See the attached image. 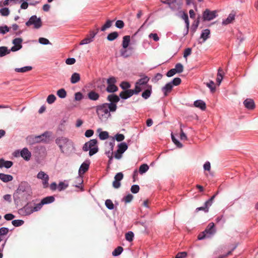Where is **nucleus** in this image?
<instances>
[{
	"instance_id": "nucleus-48",
	"label": "nucleus",
	"mask_w": 258,
	"mask_h": 258,
	"mask_svg": "<svg viewBox=\"0 0 258 258\" xmlns=\"http://www.w3.org/2000/svg\"><path fill=\"white\" fill-rule=\"evenodd\" d=\"M123 248L122 247L118 246L116 248H115L114 251L112 252V255L114 256H118L119 255L122 251Z\"/></svg>"
},
{
	"instance_id": "nucleus-5",
	"label": "nucleus",
	"mask_w": 258,
	"mask_h": 258,
	"mask_svg": "<svg viewBox=\"0 0 258 258\" xmlns=\"http://www.w3.org/2000/svg\"><path fill=\"white\" fill-rule=\"evenodd\" d=\"M97 141L96 139H92L86 142L83 147L84 151H89L90 156H92L98 151V148L97 145Z\"/></svg>"
},
{
	"instance_id": "nucleus-11",
	"label": "nucleus",
	"mask_w": 258,
	"mask_h": 258,
	"mask_svg": "<svg viewBox=\"0 0 258 258\" xmlns=\"http://www.w3.org/2000/svg\"><path fill=\"white\" fill-rule=\"evenodd\" d=\"M23 39L21 38H16L13 40L14 46L11 47V50L13 52L17 51L22 47V43Z\"/></svg>"
},
{
	"instance_id": "nucleus-26",
	"label": "nucleus",
	"mask_w": 258,
	"mask_h": 258,
	"mask_svg": "<svg viewBox=\"0 0 258 258\" xmlns=\"http://www.w3.org/2000/svg\"><path fill=\"white\" fill-rule=\"evenodd\" d=\"M152 93V86L148 87L147 88L144 90V92L142 94V96L145 99L149 98Z\"/></svg>"
},
{
	"instance_id": "nucleus-64",
	"label": "nucleus",
	"mask_w": 258,
	"mask_h": 258,
	"mask_svg": "<svg viewBox=\"0 0 258 258\" xmlns=\"http://www.w3.org/2000/svg\"><path fill=\"white\" fill-rule=\"evenodd\" d=\"M187 256V253L186 252H180L178 253L175 257L176 258H185Z\"/></svg>"
},
{
	"instance_id": "nucleus-19",
	"label": "nucleus",
	"mask_w": 258,
	"mask_h": 258,
	"mask_svg": "<svg viewBox=\"0 0 258 258\" xmlns=\"http://www.w3.org/2000/svg\"><path fill=\"white\" fill-rule=\"evenodd\" d=\"M245 108L249 110H252L255 108V104L252 99H246L243 102Z\"/></svg>"
},
{
	"instance_id": "nucleus-41",
	"label": "nucleus",
	"mask_w": 258,
	"mask_h": 258,
	"mask_svg": "<svg viewBox=\"0 0 258 258\" xmlns=\"http://www.w3.org/2000/svg\"><path fill=\"white\" fill-rule=\"evenodd\" d=\"M112 24V21L111 20H107L106 23L101 28V31H105L106 29L109 28Z\"/></svg>"
},
{
	"instance_id": "nucleus-2",
	"label": "nucleus",
	"mask_w": 258,
	"mask_h": 258,
	"mask_svg": "<svg viewBox=\"0 0 258 258\" xmlns=\"http://www.w3.org/2000/svg\"><path fill=\"white\" fill-rule=\"evenodd\" d=\"M117 105L112 103H104L96 106V113L101 121H106L111 116L110 112H115Z\"/></svg>"
},
{
	"instance_id": "nucleus-56",
	"label": "nucleus",
	"mask_w": 258,
	"mask_h": 258,
	"mask_svg": "<svg viewBox=\"0 0 258 258\" xmlns=\"http://www.w3.org/2000/svg\"><path fill=\"white\" fill-rule=\"evenodd\" d=\"M0 13L3 16H8L10 14V11L7 8H2L0 9Z\"/></svg>"
},
{
	"instance_id": "nucleus-52",
	"label": "nucleus",
	"mask_w": 258,
	"mask_h": 258,
	"mask_svg": "<svg viewBox=\"0 0 258 258\" xmlns=\"http://www.w3.org/2000/svg\"><path fill=\"white\" fill-rule=\"evenodd\" d=\"M38 42L43 45H48L51 44L48 39L43 37L39 38L38 39Z\"/></svg>"
},
{
	"instance_id": "nucleus-39",
	"label": "nucleus",
	"mask_w": 258,
	"mask_h": 258,
	"mask_svg": "<svg viewBox=\"0 0 258 258\" xmlns=\"http://www.w3.org/2000/svg\"><path fill=\"white\" fill-rule=\"evenodd\" d=\"M118 36V34L117 32H113L112 33H109L107 37V39L109 41H113L115 39L117 38Z\"/></svg>"
},
{
	"instance_id": "nucleus-45",
	"label": "nucleus",
	"mask_w": 258,
	"mask_h": 258,
	"mask_svg": "<svg viewBox=\"0 0 258 258\" xmlns=\"http://www.w3.org/2000/svg\"><path fill=\"white\" fill-rule=\"evenodd\" d=\"M93 41V40L92 39V38L89 37L88 35L87 36V37L83 39L80 43V44L81 45H85V44H89L92 42Z\"/></svg>"
},
{
	"instance_id": "nucleus-6",
	"label": "nucleus",
	"mask_w": 258,
	"mask_h": 258,
	"mask_svg": "<svg viewBox=\"0 0 258 258\" xmlns=\"http://www.w3.org/2000/svg\"><path fill=\"white\" fill-rule=\"evenodd\" d=\"M149 81V78L146 76L139 79L135 84L134 89L135 94H138L142 91L146 89L148 87H150L151 85L148 83Z\"/></svg>"
},
{
	"instance_id": "nucleus-62",
	"label": "nucleus",
	"mask_w": 258,
	"mask_h": 258,
	"mask_svg": "<svg viewBox=\"0 0 258 258\" xmlns=\"http://www.w3.org/2000/svg\"><path fill=\"white\" fill-rule=\"evenodd\" d=\"M149 38L153 39L155 41H158L159 40V37L156 33H150L149 35Z\"/></svg>"
},
{
	"instance_id": "nucleus-43",
	"label": "nucleus",
	"mask_w": 258,
	"mask_h": 258,
	"mask_svg": "<svg viewBox=\"0 0 258 258\" xmlns=\"http://www.w3.org/2000/svg\"><path fill=\"white\" fill-rule=\"evenodd\" d=\"M11 28L8 27L6 25L0 26V34L5 35L7 32H9Z\"/></svg>"
},
{
	"instance_id": "nucleus-46",
	"label": "nucleus",
	"mask_w": 258,
	"mask_h": 258,
	"mask_svg": "<svg viewBox=\"0 0 258 258\" xmlns=\"http://www.w3.org/2000/svg\"><path fill=\"white\" fill-rule=\"evenodd\" d=\"M69 184L67 183H65L64 182H60L57 186V188L59 191H61L67 188Z\"/></svg>"
},
{
	"instance_id": "nucleus-24",
	"label": "nucleus",
	"mask_w": 258,
	"mask_h": 258,
	"mask_svg": "<svg viewBox=\"0 0 258 258\" xmlns=\"http://www.w3.org/2000/svg\"><path fill=\"white\" fill-rule=\"evenodd\" d=\"M0 179L4 182H8L13 179V177L10 174L0 173Z\"/></svg>"
},
{
	"instance_id": "nucleus-40",
	"label": "nucleus",
	"mask_w": 258,
	"mask_h": 258,
	"mask_svg": "<svg viewBox=\"0 0 258 258\" xmlns=\"http://www.w3.org/2000/svg\"><path fill=\"white\" fill-rule=\"evenodd\" d=\"M149 167L146 164H143L140 166L139 172L140 174H143L146 173L149 170Z\"/></svg>"
},
{
	"instance_id": "nucleus-16",
	"label": "nucleus",
	"mask_w": 258,
	"mask_h": 258,
	"mask_svg": "<svg viewBox=\"0 0 258 258\" xmlns=\"http://www.w3.org/2000/svg\"><path fill=\"white\" fill-rule=\"evenodd\" d=\"M134 94H135L134 89L126 90L121 91L119 94V97L122 99H126L132 96Z\"/></svg>"
},
{
	"instance_id": "nucleus-57",
	"label": "nucleus",
	"mask_w": 258,
	"mask_h": 258,
	"mask_svg": "<svg viewBox=\"0 0 258 258\" xmlns=\"http://www.w3.org/2000/svg\"><path fill=\"white\" fill-rule=\"evenodd\" d=\"M43 204L41 201L40 203L37 204L35 205V206H33V211L34 212H37L39 211L42 207Z\"/></svg>"
},
{
	"instance_id": "nucleus-27",
	"label": "nucleus",
	"mask_w": 258,
	"mask_h": 258,
	"mask_svg": "<svg viewBox=\"0 0 258 258\" xmlns=\"http://www.w3.org/2000/svg\"><path fill=\"white\" fill-rule=\"evenodd\" d=\"M234 19L235 15L233 14H230L226 19L223 20L222 24L223 25L229 24L234 21Z\"/></svg>"
},
{
	"instance_id": "nucleus-47",
	"label": "nucleus",
	"mask_w": 258,
	"mask_h": 258,
	"mask_svg": "<svg viewBox=\"0 0 258 258\" xmlns=\"http://www.w3.org/2000/svg\"><path fill=\"white\" fill-rule=\"evenodd\" d=\"M120 87L124 90H129L128 89L131 87L130 84L127 82H122L120 84Z\"/></svg>"
},
{
	"instance_id": "nucleus-33",
	"label": "nucleus",
	"mask_w": 258,
	"mask_h": 258,
	"mask_svg": "<svg viewBox=\"0 0 258 258\" xmlns=\"http://www.w3.org/2000/svg\"><path fill=\"white\" fill-rule=\"evenodd\" d=\"M128 148L127 145L125 142H122L118 144L117 150L121 153H123Z\"/></svg>"
},
{
	"instance_id": "nucleus-36",
	"label": "nucleus",
	"mask_w": 258,
	"mask_h": 258,
	"mask_svg": "<svg viewBox=\"0 0 258 258\" xmlns=\"http://www.w3.org/2000/svg\"><path fill=\"white\" fill-rule=\"evenodd\" d=\"M54 201V198L53 196H48L43 198L41 202L43 204V205L50 204L53 202Z\"/></svg>"
},
{
	"instance_id": "nucleus-4",
	"label": "nucleus",
	"mask_w": 258,
	"mask_h": 258,
	"mask_svg": "<svg viewBox=\"0 0 258 258\" xmlns=\"http://www.w3.org/2000/svg\"><path fill=\"white\" fill-rule=\"evenodd\" d=\"M216 231L214 223H210L208 224L206 229L199 234L198 239L199 240H201L205 238H211L215 234Z\"/></svg>"
},
{
	"instance_id": "nucleus-35",
	"label": "nucleus",
	"mask_w": 258,
	"mask_h": 258,
	"mask_svg": "<svg viewBox=\"0 0 258 258\" xmlns=\"http://www.w3.org/2000/svg\"><path fill=\"white\" fill-rule=\"evenodd\" d=\"M32 67L31 66H26L21 68H16L15 71L18 73H26L31 71Z\"/></svg>"
},
{
	"instance_id": "nucleus-58",
	"label": "nucleus",
	"mask_w": 258,
	"mask_h": 258,
	"mask_svg": "<svg viewBox=\"0 0 258 258\" xmlns=\"http://www.w3.org/2000/svg\"><path fill=\"white\" fill-rule=\"evenodd\" d=\"M140 190V187L138 185L135 184L132 186L131 190L133 194H137Z\"/></svg>"
},
{
	"instance_id": "nucleus-17",
	"label": "nucleus",
	"mask_w": 258,
	"mask_h": 258,
	"mask_svg": "<svg viewBox=\"0 0 258 258\" xmlns=\"http://www.w3.org/2000/svg\"><path fill=\"white\" fill-rule=\"evenodd\" d=\"M20 156L26 161H29L31 157V153L28 148H24L20 151Z\"/></svg>"
},
{
	"instance_id": "nucleus-31",
	"label": "nucleus",
	"mask_w": 258,
	"mask_h": 258,
	"mask_svg": "<svg viewBox=\"0 0 258 258\" xmlns=\"http://www.w3.org/2000/svg\"><path fill=\"white\" fill-rule=\"evenodd\" d=\"M70 80L72 84H76L80 81V76L78 73H74L72 74Z\"/></svg>"
},
{
	"instance_id": "nucleus-1",
	"label": "nucleus",
	"mask_w": 258,
	"mask_h": 258,
	"mask_svg": "<svg viewBox=\"0 0 258 258\" xmlns=\"http://www.w3.org/2000/svg\"><path fill=\"white\" fill-rule=\"evenodd\" d=\"M32 196V190L27 182H21L16 190L13 194V198L15 203L25 201L30 199Z\"/></svg>"
},
{
	"instance_id": "nucleus-54",
	"label": "nucleus",
	"mask_w": 258,
	"mask_h": 258,
	"mask_svg": "<svg viewBox=\"0 0 258 258\" xmlns=\"http://www.w3.org/2000/svg\"><path fill=\"white\" fill-rule=\"evenodd\" d=\"M106 207L109 210L114 209V205L110 200H107L105 203Z\"/></svg>"
},
{
	"instance_id": "nucleus-10",
	"label": "nucleus",
	"mask_w": 258,
	"mask_h": 258,
	"mask_svg": "<svg viewBox=\"0 0 258 258\" xmlns=\"http://www.w3.org/2000/svg\"><path fill=\"white\" fill-rule=\"evenodd\" d=\"M217 11H211L209 9H206L203 13V18L204 21H210L213 20L217 17Z\"/></svg>"
},
{
	"instance_id": "nucleus-23",
	"label": "nucleus",
	"mask_w": 258,
	"mask_h": 258,
	"mask_svg": "<svg viewBox=\"0 0 258 258\" xmlns=\"http://www.w3.org/2000/svg\"><path fill=\"white\" fill-rule=\"evenodd\" d=\"M173 86L171 83L169 82L167 83L162 88V91L164 93V96H167L168 93L170 92L172 89Z\"/></svg>"
},
{
	"instance_id": "nucleus-22",
	"label": "nucleus",
	"mask_w": 258,
	"mask_h": 258,
	"mask_svg": "<svg viewBox=\"0 0 258 258\" xmlns=\"http://www.w3.org/2000/svg\"><path fill=\"white\" fill-rule=\"evenodd\" d=\"M107 100L110 101L109 103L116 105V103L119 101V97L115 94H111L107 96Z\"/></svg>"
},
{
	"instance_id": "nucleus-21",
	"label": "nucleus",
	"mask_w": 258,
	"mask_h": 258,
	"mask_svg": "<svg viewBox=\"0 0 258 258\" xmlns=\"http://www.w3.org/2000/svg\"><path fill=\"white\" fill-rule=\"evenodd\" d=\"M13 165L11 161H5L4 159H0V168L5 167L7 169L11 168Z\"/></svg>"
},
{
	"instance_id": "nucleus-44",
	"label": "nucleus",
	"mask_w": 258,
	"mask_h": 258,
	"mask_svg": "<svg viewBox=\"0 0 258 258\" xmlns=\"http://www.w3.org/2000/svg\"><path fill=\"white\" fill-rule=\"evenodd\" d=\"M211 207L206 204V202L204 203V206L203 207H199L196 209V211H204L205 213L209 212V207Z\"/></svg>"
},
{
	"instance_id": "nucleus-13",
	"label": "nucleus",
	"mask_w": 258,
	"mask_h": 258,
	"mask_svg": "<svg viewBox=\"0 0 258 258\" xmlns=\"http://www.w3.org/2000/svg\"><path fill=\"white\" fill-rule=\"evenodd\" d=\"M210 30L208 29H204L202 31L200 38L198 40L199 44H203L204 43L208 38H210Z\"/></svg>"
},
{
	"instance_id": "nucleus-8",
	"label": "nucleus",
	"mask_w": 258,
	"mask_h": 258,
	"mask_svg": "<svg viewBox=\"0 0 258 258\" xmlns=\"http://www.w3.org/2000/svg\"><path fill=\"white\" fill-rule=\"evenodd\" d=\"M116 80L115 77H111L107 80V87L106 91L108 93H114L118 90L117 87L115 85Z\"/></svg>"
},
{
	"instance_id": "nucleus-30",
	"label": "nucleus",
	"mask_w": 258,
	"mask_h": 258,
	"mask_svg": "<svg viewBox=\"0 0 258 258\" xmlns=\"http://www.w3.org/2000/svg\"><path fill=\"white\" fill-rule=\"evenodd\" d=\"M131 38L130 36L128 35L124 36L123 37L122 46L123 48H127L129 45L130 42Z\"/></svg>"
},
{
	"instance_id": "nucleus-38",
	"label": "nucleus",
	"mask_w": 258,
	"mask_h": 258,
	"mask_svg": "<svg viewBox=\"0 0 258 258\" xmlns=\"http://www.w3.org/2000/svg\"><path fill=\"white\" fill-rule=\"evenodd\" d=\"M223 70L221 68H219L218 69L217 77L216 79L218 85H219L221 84L222 80L223 79Z\"/></svg>"
},
{
	"instance_id": "nucleus-18",
	"label": "nucleus",
	"mask_w": 258,
	"mask_h": 258,
	"mask_svg": "<svg viewBox=\"0 0 258 258\" xmlns=\"http://www.w3.org/2000/svg\"><path fill=\"white\" fill-rule=\"evenodd\" d=\"M90 163L89 160H86L81 164L79 170V174L80 175L83 174L88 170Z\"/></svg>"
},
{
	"instance_id": "nucleus-63",
	"label": "nucleus",
	"mask_w": 258,
	"mask_h": 258,
	"mask_svg": "<svg viewBox=\"0 0 258 258\" xmlns=\"http://www.w3.org/2000/svg\"><path fill=\"white\" fill-rule=\"evenodd\" d=\"M115 140L118 142H121L124 139V136L123 134H117L115 136Z\"/></svg>"
},
{
	"instance_id": "nucleus-37",
	"label": "nucleus",
	"mask_w": 258,
	"mask_h": 258,
	"mask_svg": "<svg viewBox=\"0 0 258 258\" xmlns=\"http://www.w3.org/2000/svg\"><path fill=\"white\" fill-rule=\"evenodd\" d=\"M57 95L61 99H63L67 96V92L63 88L60 89L57 91Z\"/></svg>"
},
{
	"instance_id": "nucleus-60",
	"label": "nucleus",
	"mask_w": 258,
	"mask_h": 258,
	"mask_svg": "<svg viewBox=\"0 0 258 258\" xmlns=\"http://www.w3.org/2000/svg\"><path fill=\"white\" fill-rule=\"evenodd\" d=\"M9 229L6 227H2L0 228V236H3L7 234Z\"/></svg>"
},
{
	"instance_id": "nucleus-14",
	"label": "nucleus",
	"mask_w": 258,
	"mask_h": 258,
	"mask_svg": "<svg viewBox=\"0 0 258 258\" xmlns=\"http://www.w3.org/2000/svg\"><path fill=\"white\" fill-rule=\"evenodd\" d=\"M34 212L33 206L31 204H27L20 210V213L23 215H29Z\"/></svg>"
},
{
	"instance_id": "nucleus-51",
	"label": "nucleus",
	"mask_w": 258,
	"mask_h": 258,
	"mask_svg": "<svg viewBox=\"0 0 258 258\" xmlns=\"http://www.w3.org/2000/svg\"><path fill=\"white\" fill-rule=\"evenodd\" d=\"M55 100L56 97L54 95L51 94L48 95V96L47 98L46 101L48 104H51L53 103L55 101Z\"/></svg>"
},
{
	"instance_id": "nucleus-25",
	"label": "nucleus",
	"mask_w": 258,
	"mask_h": 258,
	"mask_svg": "<svg viewBox=\"0 0 258 258\" xmlns=\"http://www.w3.org/2000/svg\"><path fill=\"white\" fill-rule=\"evenodd\" d=\"M194 106L204 110L206 108V103L201 100H198L194 102Z\"/></svg>"
},
{
	"instance_id": "nucleus-7",
	"label": "nucleus",
	"mask_w": 258,
	"mask_h": 258,
	"mask_svg": "<svg viewBox=\"0 0 258 258\" xmlns=\"http://www.w3.org/2000/svg\"><path fill=\"white\" fill-rule=\"evenodd\" d=\"M26 25L27 26L33 25L35 29H39L42 26V21L40 18H37L36 15H33L26 23Z\"/></svg>"
},
{
	"instance_id": "nucleus-61",
	"label": "nucleus",
	"mask_w": 258,
	"mask_h": 258,
	"mask_svg": "<svg viewBox=\"0 0 258 258\" xmlns=\"http://www.w3.org/2000/svg\"><path fill=\"white\" fill-rule=\"evenodd\" d=\"M83 94L80 92H77L75 94V100L76 101H80L83 99Z\"/></svg>"
},
{
	"instance_id": "nucleus-3",
	"label": "nucleus",
	"mask_w": 258,
	"mask_h": 258,
	"mask_svg": "<svg viewBox=\"0 0 258 258\" xmlns=\"http://www.w3.org/2000/svg\"><path fill=\"white\" fill-rule=\"evenodd\" d=\"M55 143L59 147L61 152L62 153H69L74 149L73 141L64 137L57 138L55 140Z\"/></svg>"
},
{
	"instance_id": "nucleus-20",
	"label": "nucleus",
	"mask_w": 258,
	"mask_h": 258,
	"mask_svg": "<svg viewBox=\"0 0 258 258\" xmlns=\"http://www.w3.org/2000/svg\"><path fill=\"white\" fill-rule=\"evenodd\" d=\"M88 98L92 101H97L100 97L99 94L95 91L92 90L88 93Z\"/></svg>"
},
{
	"instance_id": "nucleus-32",
	"label": "nucleus",
	"mask_w": 258,
	"mask_h": 258,
	"mask_svg": "<svg viewBox=\"0 0 258 258\" xmlns=\"http://www.w3.org/2000/svg\"><path fill=\"white\" fill-rule=\"evenodd\" d=\"M12 51L11 49H8L6 46L0 47V57H3L8 54Z\"/></svg>"
},
{
	"instance_id": "nucleus-34",
	"label": "nucleus",
	"mask_w": 258,
	"mask_h": 258,
	"mask_svg": "<svg viewBox=\"0 0 258 258\" xmlns=\"http://www.w3.org/2000/svg\"><path fill=\"white\" fill-rule=\"evenodd\" d=\"M27 141L29 144L33 145L36 143H38V141L37 139L36 136H29L27 138Z\"/></svg>"
},
{
	"instance_id": "nucleus-50",
	"label": "nucleus",
	"mask_w": 258,
	"mask_h": 258,
	"mask_svg": "<svg viewBox=\"0 0 258 258\" xmlns=\"http://www.w3.org/2000/svg\"><path fill=\"white\" fill-rule=\"evenodd\" d=\"M171 139L173 141V142L174 143L175 145L178 147V148H182L183 147L182 144L179 142L175 137L174 136L171 134Z\"/></svg>"
},
{
	"instance_id": "nucleus-29",
	"label": "nucleus",
	"mask_w": 258,
	"mask_h": 258,
	"mask_svg": "<svg viewBox=\"0 0 258 258\" xmlns=\"http://www.w3.org/2000/svg\"><path fill=\"white\" fill-rule=\"evenodd\" d=\"M181 18L184 21L186 29V34H187L189 27V22L188 20V15L187 14L183 13L181 15Z\"/></svg>"
},
{
	"instance_id": "nucleus-59",
	"label": "nucleus",
	"mask_w": 258,
	"mask_h": 258,
	"mask_svg": "<svg viewBox=\"0 0 258 258\" xmlns=\"http://www.w3.org/2000/svg\"><path fill=\"white\" fill-rule=\"evenodd\" d=\"M181 81V79L179 78H175L170 83H171L173 86H177L180 84Z\"/></svg>"
},
{
	"instance_id": "nucleus-28",
	"label": "nucleus",
	"mask_w": 258,
	"mask_h": 258,
	"mask_svg": "<svg viewBox=\"0 0 258 258\" xmlns=\"http://www.w3.org/2000/svg\"><path fill=\"white\" fill-rule=\"evenodd\" d=\"M97 132L99 133V138L101 140H106L109 137L108 133L106 131H102L101 128H98Z\"/></svg>"
},
{
	"instance_id": "nucleus-15",
	"label": "nucleus",
	"mask_w": 258,
	"mask_h": 258,
	"mask_svg": "<svg viewBox=\"0 0 258 258\" xmlns=\"http://www.w3.org/2000/svg\"><path fill=\"white\" fill-rule=\"evenodd\" d=\"M51 135V133L47 131L40 135L36 136V137L38 143L47 142L49 141Z\"/></svg>"
},
{
	"instance_id": "nucleus-55",
	"label": "nucleus",
	"mask_w": 258,
	"mask_h": 258,
	"mask_svg": "<svg viewBox=\"0 0 258 258\" xmlns=\"http://www.w3.org/2000/svg\"><path fill=\"white\" fill-rule=\"evenodd\" d=\"M206 85L210 88L212 92H214L215 91V83L213 81H210L209 83H207Z\"/></svg>"
},
{
	"instance_id": "nucleus-53",
	"label": "nucleus",
	"mask_w": 258,
	"mask_h": 258,
	"mask_svg": "<svg viewBox=\"0 0 258 258\" xmlns=\"http://www.w3.org/2000/svg\"><path fill=\"white\" fill-rule=\"evenodd\" d=\"M174 69L177 73H180L183 71V66L182 64L178 63L175 65Z\"/></svg>"
},
{
	"instance_id": "nucleus-49",
	"label": "nucleus",
	"mask_w": 258,
	"mask_h": 258,
	"mask_svg": "<svg viewBox=\"0 0 258 258\" xmlns=\"http://www.w3.org/2000/svg\"><path fill=\"white\" fill-rule=\"evenodd\" d=\"M12 223L14 226L19 227L22 225L24 222L22 220H14L12 221Z\"/></svg>"
},
{
	"instance_id": "nucleus-9",
	"label": "nucleus",
	"mask_w": 258,
	"mask_h": 258,
	"mask_svg": "<svg viewBox=\"0 0 258 258\" xmlns=\"http://www.w3.org/2000/svg\"><path fill=\"white\" fill-rule=\"evenodd\" d=\"M37 178L42 180V183L44 188L48 187L49 176L43 171H40L37 175Z\"/></svg>"
},
{
	"instance_id": "nucleus-12",
	"label": "nucleus",
	"mask_w": 258,
	"mask_h": 258,
	"mask_svg": "<svg viewBox=\"0 0 258 258\" xmlns=\"http://www.w3.org/2000/svg\"><path fill=\"white\" fill-rule=\"evenodd\" d=\"M123 174L122 172L117 173L114 176L112 186L115 188H118L120 186V181L123 179Z\"/></svg>"
},
{
	"instance_id": "nucleus-42",
	"label": "nucleus",
	"mask_w": 258,
	"mask_h": 258,
	"mask_svg": "<svg viewBox=\"0 0 258 258\" xmlns=\"http://www.w3.org/2000/svg\"><path fill=\"white\" fill-rule=\"evenodd\" d=\"M125 237L127 241L131 242L134 239V234L132 231H128L125 234Z\"/></svg>"
}]
</instances>
